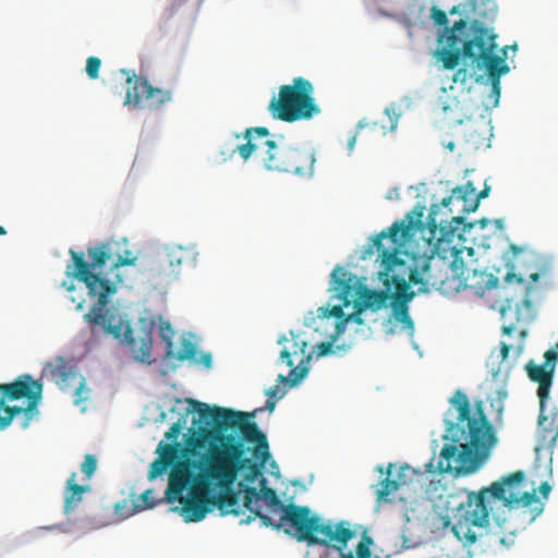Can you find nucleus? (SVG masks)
<instances>
[{"mask_svg":"<svg viewBox=\"0 0 558 558\" xmlns=\"http://www.w3.org/2000/svg\"><path fill=\"white\" fill-rule=\"evenodd\" d=\"M424 207H415L402 219L392 223L386 230V300H390L391 314L386 322L389 327L386 332L400 331L412 333L414 323L409 315V303L415 292L411 286H418V291L426 292L428 288L445 290L451 279L461 280L464 277L465 265L462 258L463 250L453 244L462 233L459 227L472 228L463 217H452L445 226H440L439 235L423 238L422 244L415 240L417 232L426 229L422 218Z\"/></svg>","mask_w":558,"mask_h":558,"instance_id":"obj_1","label":"nucleus"},{"mask_svg":"<svg viewBox=\"0 0 558 558\" xmlns=\"http://www.w3.org/2000/svg\"><path fill=\"white\" fill-rule=\"evenodd\" d=\"M193 410L211 428L199 427L190 439L186 453L195 454L196 449L203 453L210 466V476L219 488L233 485L241 471L247 470L245 478L254 481L262 474L265 463L270 458L266 435L253 418L254 412H241L228 408L209 407L206 403L190 400Z\"/></svg>","mask_w":558,"mask_h":558,"instance_id":"obj_2","label":"nucleus"},{"mask_svg":"<svg viewBox=\"0 0 558 558\" xmlns=\"http://www.w3.org/2000/svg\"><path fill=\"white\" fill-rule=\"evenodd\" d=\"M450 409L446 412V444L439 453L437 465L434 458L425 464L427 473L471 474L488 458L496 442L492 424L484 413V403L476 401L474 412L468 396L457 390L449 400Z\"/></svg>","mask_w":558,"mask_h":558,"instance_id":"obj_3","label":"nucleus"},{"mask_svg":"<svg viewBox=\"0 0 558 558\" xmlns=\"http://www.w3.org/2000/svg\"><path fill=\"white\" fill-rule=\"evenodd\" d=\"M87 254L92 260L90 264L85 259L84 253L70 250L74 268L72 275L78 281L85 283L89 296L97 298V303L84 315V319L93 325L100 326L117 339L123 337L122 341L128 343L133 359L149 364L153 348L151 333L143 331L142 336L135 338L129 325L124 326L122 322L116 323V316L109 315L108 310H106L109 298L117 291L116 283L101 276V274L93 271V269L102 267L112 258V244L102 242L94 247H88Z\"/></svg>","mask_w":558,"mask_h":558,"instance_id":"obj_4","label":"nucleus"},{"mask_svg":"<svg viewBox=\"0 0 558 558\" xmlns=\"http://www.w3.org/2000/svg\"><path fill=\"white\" fill-rule=\"evenodd\" d=\"M244 506L255 518H259L265 526L280 529L284 523H289L294 531L293 536L308 545L332 538L344 541L350 535L341 524L326 523L319 515L312 514L306 506L284 505L270 487L263 486L258 492L256 487L247 486L244 490Z\"/></svg>","mask_w":558,"mask_h":558,"instance_id":"obj_5","label":"nucleus"},{"mask_svg":"<svg viewBox=\"0 0 558 558\" xmlns=\"http://www.w3.org/2000/svg\"><path fill=\"white\" fill-rule=\"evenodd\" d=\"M525 478L523 471H515L500 481L494 482L480 492H468L466 500L461 502L454 517L460 524L483 527L488 524L493 502L498 500L509 507L511 515L531 524L544 511V504L535 492L520 494L519 486Z\"/></svg>","mask_w":558,"mask_h":558,"instance_id":"obj_6","label":"nucleus"},{"mask_svg":"<svg viewBox=\"0 0 558 558\" xmlns=\"http://www.w3.org/2000/svg\"><path fill=\"white\" fill-rule=\"evenodd\" d=\"M364 280L343 266L332 269L328 291L339 304L331 308L322 306L317 313L320 318L337 319L336 336L342 335L349 324L363 325L367 311L374 313L384 307V290H372Z\"/></svg>","mask_w":558,"mask_h":558,"instance_id":"obj_7","label":"nucleus"},{"mask_svg":"<svg viewBox=\"0 0 558 558\" xmlns=\"http://www.w3.org/2000/svg\"><path fill=\"white\" fill-rule=\"evenodd\" d=\"M210 466L203 454L198 460L185 459L173 464L169 478V488L181 494L189 486V497L181 500L182 515L186 522H198L209 511L210 493H214L217 482L209 474Z\"/></svg>","mask_w":558,"mask_h":558,"instance_id":"obj_8","label":"nucleus"},{"mask_svg":"<svg viewBox=\"0 0 558 558\" xmlns=\"http://www.w3.org/2000/svg\"><path fill=\"white\" fill-rule=\"evenodd\" d=\"M41 396V383L29 374H23L12 383L0 384V429L7 428L20 414H23L21 427L27 428L38 414Z\"/></svg>","mask_w":558,"mask_h":558,"instance_id":"obj_9","label":"nucleus"},{"mask_svg":"<svg viewBox=\"0 0 558 558\" xmlns=\"http://www.w3.org/2000/svg\"><path fill=\"white\" fill-rule=\"evenodd\" d=\"M496 35L478 22L470 27L463 43V58L471 59L478 69L485 68L492 83V92L498 100L500 96V77L509 72L505 57L495 54Z\"/></svg>","mask_w":558,"mask_h":558,"instance_id":"obj_10","label":"nucleus"},{"mask_svg":"<svg viewBox=\"0 0 558 558\" xmlns=\"http://www.w3.org/2000/svg\"><path fill=\"white\" fill-rule=\"evenodd\" d=\"M272 118L284 122L311 120L320 113V108L314 99L313 84L302 77H294L292 84L282 85L277 96L268 105Z\"/></svg>","mask_w":558,"mask_h":558,"instance_id":"obj_11","label":"nucleus"},{"mask_svg":"<svg viewBox=\"0 0 558 558\" xmlns=\"http://www.w3.org/2000/svg\"><path fill=\"white\" fill-rule=\"evenodd\" d=\"M266 156L263 158L268 170L283 171L300 177H311L314 173L315 153L310 147L279 148L272 140L264 143Z\"/></svg>","mask_w":558,"mask_h":558,"instance_id":"obj_12","label":"nucleus"},{"mask_svg":"<svg viewBox=\"0 0 558 558\" xmlns=\"http://www.w3.org/2000/svg\"><path fill=\"white\" fill-rule=\"evenodd\" d=\"M121 72L126 76L124 106L132 105L142 110H159L172 100L169 89L154 87L147 78L136 75L133 71L122 69Z\"/></svg>","mask_w":558,"mask_h":558,"instance_id":"obj_13","label":"nucleus"},{"mask_svg":"<svg viewBox=\"0 0 558 558\" xmlns=\"http://www.w3.org/2000/svg\"><path fill=\"white\" fill-rule=\"evenodd\" d=\"M47 367L50 369L52 379L62 390H66L72 381H77L78 386L73 392L75 404L88 399L90 390L86 387L85 378L74 373L63 357H57L56 363H48Z\"/></svg>","mask_w":558,"mask_h":558,"instance_id":"obj_14","label":"nucleus"},{"mask_svg":"<svg viewBox=\"0 0 558 558\" xmlns=\"http://www.w3.org/2000/svg\"><path fill=\"white\" fill-rule=\"evenodd\" d=\"M291 335V345L284 347L280 352V360L284 362L292 369L289 373V376L286 377L283 375L278 376V381L281 384L289 383L291 386L296 385L307 373V368L303 367H294V361L292 357L299 360L300 363H303L305 357H308L307 343L304 339H301L299 336H295L292 331Z\"/></svg>","mask_w":558,"mask_h":558,"instance_id":"obj_15","label":"nucleus"},{"mask_svg":"<svg viewBox=\"0 0 558 558\" xmlns=\"http://www.w3.org/2000/svg\"><path fill=\"white\" fill-rule=\"evenodd\" d=\"M337 524H341V527L350 533L349 537H347L344 541L332 538L328 542H319L316 545L332 546L337 551H339L341 558H369V547L374 543L373 538L368 536L366 532H364L361 542L355 548V554L353 551H345L348 542L355 536V532L350 529V523L348 521H340Z\"/></svg>","mask_w":558,"mask_h":558,"instance_id":"obj_16","label":"nucleus"},{"mask_svg":"<svg viewBox=\"0 0 558 558\" xmlns=\"http://www.w3.org/2000/svg\"><path fill=\"white\" fill-rule=\"evenodd\" d=\"M422 476L423 472L411 468L409 464L389 463L386 466V496L411 485L416 477Z\"/></svg>","mask_w":558,"mask_h":558,"instance_id":"obj_17","label":"nucleus"},{"mask_svg":"<svg viewBox=\"0 0 558 558\" xmlns=\"http://www.w3.org/2000/svg\"><path fill=\"white\" fill-rule=\"evenodd\" d=\"M197 432H198V429L193 432L192 436L186 441V447L185 448H180V444H178V442L167 444V442L161 441L158 445V449H157V451L160 453L161 461L157 460V461H155L153 463L151 476L155 477V476L161 474V472L166 469V466L173 464L178 460L180 452L183 454V460L182 461H184L185 459H191V457L198 456L199 454L198 451L201 449H196V453L195 454H191V453H186L185 452V449L191 448L189 446L190 439Z\"/></svg>","mask_w":558,"mask_h":558,"instance_id":"obj_18","label":"nucleus"},{"mask_svg":"<svg viewBox=\"0 0 558 558\" xmlns=\"http://www.w3.org/2000/svg\"><path fill=\"white\" fill-rule=\"evenodd\" d=\"M525 369L529 378L538 384L537 396L539 399V408H546L555 372L550 371L547 366L536 364L533 361H530L526 364Z\"/></svg>","mask_w":558,"mask_h":558,"instance_id":"obj_19","label":"nucleus"},{"mask_svg":"<svg viewBox=\"0 0 558 558\" xmlns=\"http://www.w3.org/2000/svg\"><path fill=\"white\" fill-rule=\"evenodd\" d=\"M546 408H539L537 450L551 451L558 439V424L545 414Z\"/></svg>","mask_w":558,"mask_h":558,"instance_id":"obj_20","label":"nucleus"},{"mask_svg":"<svg viewBox=\"0 0 558 558\" xmlns=\"http://www.w3.org/2000/svg\"><path fill=\"white\" fill-rule=\"evenodd\" d=\"M150 271L160 278L175 279L181 272V266L174 247H168L166 254L154 262Z\"/></svg>","mask_w":558,"mask_h":558,"instance_id":"obj_21","label":"nucleus"},{"mask_svg":"<svg viewBox=\"0 0 558 558\" xmlns=\"http://www.w3.org/2000/svg\"><path fill=\"white\" fill-rule=\"evenodd\" d=\"M489 187H485L480 193H476V189L472 182H466L462 186L453 189L458 199L463 203L462 210L470 213L476 210L480 199L487 197Z\"/></svg>","mask_w":558,"mask_h":558,"instance_id":"obj_22","label":"nucleus"},{"mask_svg":"<svg viewBox=\"0 0 558 558\" xmlns=\"http://www.w3.org/2000/svg\"><path fill=\"white\" fill-rule=\"evenodd\" d=\"M77 474L74 472L68 478L64 490V506L63 510L65 514H70L74 511L76 505L82 501L83 494L89 492L88 485H80L76 482Z\"/></svg>","mask_w":558,"mask_h":558,"instance_id":"obj_23","label":"nucleus"},{"mask_svg":"<svg viewBox=\"0 0 558 558\" xmlns=\"http://www.w3.org/2000/svg\"><path fill=\"white\" fill-rule=\"evenodd\" d=\"M220 490L221 493L218 495L210 493L211 506H216L223 515H238L240 513V511L236 509V506L239 504V495L232 492L231 487L226 489L220 488Z\"/></svg>","mask_w":558,"mask_h":558,"instance_id":"obj_24","label":"nucleus"},{"mask_svg":"<svg viewBox=\"0 0 558 558\" xmlns=\"http://www.w3.org/2000/svg\"><path fill=\"white\" fill-rule=\"evenodd\" d=\"M254 135L266 137L269 135V130L265 126L248 128L245 130L243 137L246 140V143L233 149V153L238 151L243 160H247L258 147V144L254 142Z\"/></svg>","mask_w":558,"mask_h":558,"instance_id":"obj_25","label":"nucleus"},{"mask_svg":"<svg viewBox=\"0 0 558 558\" xmlns=\"http://www.w3.org/2000/svg\"><path fill=\"white\" fill-rule=\"evenodd\" d=\"M442 111L445 113V120L449 124L460 125L472 118V113L466 110L457 98H452L449 102L445 104Z\"/></svg>","mask_w":558,"mask_h":558,"instance_id":"obj_26","label":"nucleus"},{"mask_svg":"<svg viewBox=\"0 0 558 558\" xmlns=\"http://www.w3.org/2000/svg\"><path fill=\"white\" fill-rule=\"evenodd\" d=\"M453 199L461 202V199H458L456 194L452 192V194L450 196L444 197L440 204H433L430 206L429 215H428V222H427L430 236L436 238V235H439L440 226L446 225L442 221L438 222L436 219V216L439 213L440 207H448L452 203Z\"/></svg>","mask_w":558,"mask_h":558,"instance_id":"obj_27","label":"nucleus"},{"mask_svg":"<svg viewBox=\"0 0 558 558\" xmlns=\"http://www.w3.org/2000/svg\"><path fill=\"white\" fill-rule=\"evenodd\" d=\"M384 231L378 232L374 235L371 241L363 247L361 252V258L366 259L374 255L375 252L378 253L377 259L381 258V263L384 264Z\"/></svg>","mask_w":558,"mask_h":558,"instance_id":"obj_28","label":"nucleus"},{"mask_svg":"<svg viewBox=\"0 0 558 558\" xmlns=\"http://www.w3.org/2000/svg\"><path fill=\"white\" fill-rule=\"evenodd\" d=\"M466 21L463 19L457 21L451 28H447L446 35V49H460L459 44L461 43L460 34L466 28Z\"/></svg>","mask_w":558,"mask_h":558,"instance_id":"obj_29","label":"nucleus"},{"mask_svg":"<svg viewBox=\"0 0 558 558\" xmlns=\"http://www.w3.org/2000/svg\"><path fill=\"white\" fill-rule=\"evenodd\" d=\"M174 252L177 254V258L179 259V264L181 269L183 267H195L198 253L194 247H184L181 245H175Z\"/></svg>","mask_w":558,"mask_h":558,"instance_id":"obj_30","label":"nucleus"},{"mask_svg":"<svg viewBox=\"0 0 558 558\" xmlns=\"http://www.w3.org/2000/svg\"><path fill=\"white\" fill-rule=\"evenodd\" d=\"M463 49H446L440 51V59L446 70H453L458 66Z\"/></svg>","mask_w":558,"mask_h":558,"instance_id":"obj_31","label":"nucleus"},{"mask_svg":"<svg viewBox=\"0 0 558 558\" xmlns=\"http://www.w3.org/2000/svg\"><path fill=\"white\" fill-rule=\"evenodd\" d=\"M196 355V347L190 340H183L181 349L177 354V359L181 362L185 360H192Z\"/></svg>","mask_w":558,"mask_h":558,"instance_id":"obj_32","label":"nucleus"},{"mask_svg":"<svg viewBox=\"0 0 558 558\" xmlns=\"http://www.w3.org/2000/svg\"><path fill=\"white\" fill-rule=\"evenodd\" d=\"M512 313L511 305H504L501 307L500 314L501 318L504 320L502 325V333L504 335H511L515 330V323L513 320L508 322V315Z\"/></svg>","mask_w":558,"mask_h":558,"instance_id":"obj_33","label":"nucleus"},{"mask_svg":"<svg viewBox=\"0 0 558 558\" xmlns=\"http://www.w3.org/2000/svg\"><path fill=\"white\" fill-rule=\"evenodd\" d=\"M97 469V459L93 454H86L81 471L85 474L86 480H89Z\"/></svg>","mask_w":558,"mask_h":558,"instance_id":"obj_34","label":"nucleus"},{"mask_svg":"<svg viewBox=\"0 0 558 558\" xmlns=\"http://www.w3.org/2000/svg\"><path fill=\"white\" fill-rule=\"evenodd\" d=\"M544 360L543 365L555 372L558 362V342L544 353Z\"/></svg>","mask_w":558,"mask_h":558,"instance_id":"obj_35","label":"nucleus"},{"mask_svg":"<svg viewBox=\"0 0 558 558\" xmlns=\"http://www.w3.org/2000/svg\"><path fill=\"white\" fill-rule=\"evenodd\" d=\"M160 335H161V338L167 343L166 356L168 357L173 354L172 340H171V338L173 336V330H172L170 324H165V325L160 326Z\"/></svg>","mask_w":558,"mask_h":558,"instance_id":"obj_36","label":"nucleus"},{"mask_svg":"<svg viewBox=\"0 0 558 558\" xmlns=\"http://www.w3.org/2000/svg\"><path fill=\"white\" fill-rule=\"evenodd\" d=\"M101 61L97 57H89L86 61V73L92 80H96L99 76V69Z\"/></svg>","mask_w":558,"mask_h":558,"instance_id":"obj_37","label":"nucleus"},{"mask_svg":"<svg viewBox=\"0 0 558 558\" xmlns=\"http://www.w3.org/2000/svg\"><path fill=\"white\" fill-rule=\"evenodd\" d=\"M136 257L133 256L132 252L125 251V255H118V258L113 262V268L118 269L122 266L134 265Z\"/></svg>","mask_w":558,"mask_h":558,"instance_id":"obj_38","label":"nucleus"},{"mask_svg":"<svg viewBox=\"0 0 558 558\" xmlns=\"http://www.w3.org/2000/svg\"><path fill=\"white\" fill-rule=\"evenodd\" d=\"M432 19L435 24L442 26L448 23V17L445 11L438 9L437 7H433L432 9Z\"/></svg>","mask_w":558,"mask_h":558,"instance_id":"obj_39","label":"nucleus"},{"mask_svg":"<svg viewBox=\"0 0 558 558\" xmlns=\"http://www.w3.org/2000/svg\"><path fill=\"white\" fill-rule=\"evenodd\" d=\"M140 499L144 504L143 507L136 506L140 509L153 508L155 506L154 494L151 489H146L145 492H143L140 496Z\"/></svg>","mask_w":558,"mask_h":558,"instance_id":"obj_40","label":"nucleus"},{"mask_svg":"<svg viewBox=\"0 0 558 558\" xmlns=\"http://www.w3.org/2000/svg\"><path fill=\"white\" fill-rule=\"evenodd\" d=\"M181 430H182V425H181L180 421H178L177 423H173L172 426L169 428V430L166 433V438L168 440H177Z\"/></svg>","mask_w":558,"mask_h":558,"instance_id":"obj_41","label":"nucleus"},{"mask_svg":"<svg viewBox=\"0 0 558 558\" xmlns=\"http://www.w3.org/2000/svg\"><path fill=\"white\" fill-rule=\"evenodd\" d=\"M283 395L284 392L281 390L279 385H274L266 391V396L270 399H281Z\"/></svg>","mask_w":558,"mask_h":558,"instance_id":"obj_42","label":"nucleus"},{"mask_svg":"<svg viewBox=\"0 0 558 558\" xmlns=\"http://www.w3.org/2000/svg\"><path fill=\"white\" fill-rule=\"evenodd\" d=\"M513 280L519 284H522L524 282V278L521 275H517L512 270L508 271L507 275L505 276V281L510 283Z\"/></svg>","mask_w":558,"mask_h":558,"instance_id":"obj_43","label":"nucleus"},{"mask_svg":"<svg viewBox=\"0 0 558 558\" xmlns=\"http://www.w3.org/2000/svg\"><path fill=\"white\" fill-rule=\"evenodd\" d=\"M468 70L466 69H459L456 73H454V77H453V81L454 82H458L460 81L461 83H464L468 78Z\"/></svg>","mask_w":558,"mask_h":558,"instance_id":"obj_44","label":"nucleus"},{"mask_svg":"<svg viewBox=\"0 0 558 558\" xmlns=\"http://www.w3.org/2000/svg\"><path fill=\"white\" fill-rule=\"evenodd\" d=\"M318 354L319 355H326L332 350V343L331 342H322L318 344Z\"/></svg>","mask_w":558,"mask_h":558,"instance_id":"obj_45","label":"nucleus"},{"mask_svg":"<svg viewBox=\"0 0 558 558\" xmlns=\"http://www.w3.org/2000/svg\"><path fill=\"white\" fill-rule=\"evenodd\" d=\"M510 349L511 347L505 342H501L500 344V355H501V360L502 361H506L509 356V353H510Z\"/></svg>","mask_w":558,"mask_h":558,"instance_id":"obj_46","label":"nucleus"},{"mask_svg":"<svg viewBox=\"0 0 558 558\" xmlns=\"http://www.w3.org/2000/svg\"><path fill=\"white\" fill-rule=\"evenodd\" d=\"M550 490H551V486L547 482H544V483L541 484L539 493L542 494V496L544 498L548 497Z\"/></svg>","mask_w":558,"mask_h":558,"instance_id":"obj_47","label":"nucleus"},{"mask_svg":"<svg viewBox=\"0 0 558 558\" xmlns=\"http://www.w3.org/2000/svg\"><path fill=\"white\" fill-rule=\"evenodd\" d=\"M381 487L376 488V495H377V509L379 508L381 500L384 499V482H380Z\"/></svg>","mask_w":558,"mask_h":558,"instance_id":"obj_48","label":"nucleus"},{"mask_svg":"<svg viewBox=\"0 0 558 558\" xmlns=\"http://www.w3.org/2000/svg\"><path fill=\"white\" fill-rule=\"evenodd\" d=\"M432 489L433 490L437 489V485L435 483H433V482L429 483L428 487L425 490L427 499H429V500H433L436 497L435 495L432 494Z\"/></svg>","mask_w":558,"mask_h":558,"instance_id":"obj_49","label":"nucleus"},{"mask_svg":"<svg viewBox=\"0 0 558 558\" xmlns=\"http://www.w3.org/2000/svg\"><path fill=\"white\" fill-rule=\"evenodd\" d=\"M202 363L209 368L211 366V355L210 354H203L201 359Z\"/></svg>","mask_w":558,"mask_h":558,"instance_id":"obj_50","label":"nucleus"},{"mask_svg":"<svg viewBox=\"0 0 558 558\" xmlns=\"http://www.w3.org/2000/svg\"><path fill=\"white\" fill-rule=\"evenodd\" d=\"M275 407H276V399H270L268 398L267 401H266V405L265 408L269 411V412H272L275 410Z\"/></svg>","mask_w":558,"mask_h":558,"instance_id":"obj_51","label":"nucleus"},{"mask_svg":"<svg viewBox=\"0 0 558 558\" xmlns=\"http://www.w3.org/2000/svg\"><path fill=\"white\" fill-rule=\"evenodd\" d=\"M355 140L356 137L355 136H351L349 142H348V148H349V151H352L353 150V147H354V144H355Z\"/></svg>","mask_w":558,"mask_h":558,"instance_id":"obj_52","label":"nucleus"},{"mask_svg":"<svg viewBox=\"0 0 558 558\" xmlns=\"http://www.w3.org/2000/svg\"><path fill=\"white\" fill-rule=\"evenodd\" d=\"M477 223H480V225H481V228H483V229H484V228L489 223V220H488V219L483 218V219L478 220V221H477Z\"/></svg>","mask_w":558,"mask_h":558,"instance_id":"obj_53","label":"nucleus"},{"mask_svg":"<svg viewBox=\"0 0 558 558\" xmlns=\"http://www.w3.org/2000/svg\"><path fill=\"white\" fill-rule=\"evenodd\" d=\"M530 279L533 282H536L539 279V275L537 272H533V274L530 275Z\"/></svg>","mask_w":558,"mask_h":558,"instance_id":"obj_54","label":"nucleus"},{"mask_svg":"<svg viewBox=\"0 0 558 558\" xmlns=\"http://www.w3.org/2000/svg\"><path fill=\"white\" fill-rule=\"evenodd\" d=\"M446 147H447L450 151H452V150L454 149V143H453V142H449V143L446 145Z\"/></svg>","mask_w":558,"mask_h":558,"instance_id":"obj_55","label":"nucleus"},{"mask_svg":"<svg viewBox=\"0 0 558 558\" xmlns=\"http://www.w3.org/2000/svg\"><path fill=\"white\" fill-rule=\"evenodd\" d=\"M376 469H377V471H378L379 473H384V465L379 464V465H377V468H376Z\"/></svg>","mask_w":558,"mask_h":558,"instance_id":"obj_56","label":"nucleus"},{"mask_svg":"<svg viewBox=\"0 0 558 558\" xmlns=\"http://www.w3.org/2000/svg\"><path fill=\"white\" fill-rule=\"evenodd\" d=\"M7 231L3 227L0 226V235H5Z\"/></svg>","mask_w":558,"mask_h":558,"instance_id":"obj_57","label":"nucleus"},{"mask_svg":"<svg viewBox=\"0 0 558 558\" xmlns=\"http://www.w3.org/2000/svg\"><path fill=\"white\" fill-rule=\"evenodd\" d=\"M378 278H379V280H383V278H384V271H380V270L378 271Z\"/></svg>","mask_w":558,"mask_h":558,"instance_id":"obj_58","label":"nucleus"},{"mask_svg":"<svg viewBox=\"0 0 558 558\" xmlns=\"http://www.w3.org/2000/svg\"><path fill=\"white\" fill-rule=\"evenodd\" d=\"M496 225L498 226V228H501L502 227L501 220H496Z\"/></svg>","mask_w":558,"mask_h":558,"instance_id":"obj_59","label":"nucleus"},{"mask_svg":"<svg viewBox=\"0 0 558 558\" xmlns=\"http://www.w3.org/2000/svg\"><path fill=\"white\" fill-rule=\"evenodd\" d=\"M283 341H288V339H287L286 337H281V338L279 339V343H282Z\"/></svg>","mask_w":558,"mask_h":558,"instance_id":"obj_60","label":"nucleus"},{"mask_svg":"<svg viewBox=\"0 0 558 558\" xmlns=\"http://www.w3.org/2000/svg\"><path fill=\"white\" fill-rule=\"evenodd\" d=\"M471 542H474L475 541V535L473 534L472 536L469 537Z\"/></svg>","mask_w":558,"mask_h":558,"instance_id":"obj_61","label":"nucleus"},{"mask_svg":"<svg viewBox=\"0 0 558 558\" xmlns=\"http://www.w3.org/2000/svg\"><path fill=\"white\" fill-rule=\"evenodd\" d=\"M514 252L519 251V248L515 245L511 246Z\"/></svg>","mask_w":558,"mask_h":558,"instance_id":"obj_62","label":"nucleus"},{"mask_svg":"<svg viewBox=\"0 0 558 558\" xmlns=\"http://www.w3.org/2000/svg\"><path fill=\"white\" fill-rule=\"evenodd\" d=\"M359 126H360V129H363V128H364V124L361 122V123L359 124Z\"/></svg>","mask_w":558,"mask_h":558,"instance_id":"obj_63","label":"nucleus"},{"mask_svg":"<svg viewBox=\"0 0 558 558\" xmlns=\"http://www.w3.org/2000/svg\"><path fill=\"white\" fill-rule=\"evenodd\" d=\"M493 281H494V284H496L498 282V279L495 278Z\"/></svg>","mask_w":558,"mask_h":558,"instance_id":"obj_64","label":"nucleus"}]
</instances>
